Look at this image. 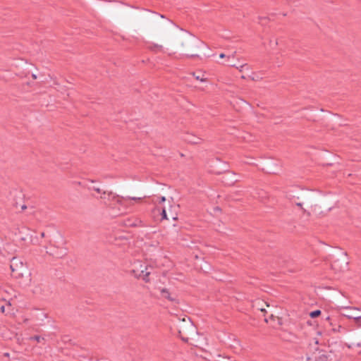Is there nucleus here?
<instances>
[{
	"label": "nucleus",
	"mask_w": 361,
	"mask_h": 361,
	"mask_svg": "<svg viewBox=\"0 0 361 361\" xmlns=\"http://www.w3.org/2000/svg\"><path fill=\"white\" fill-rule=\"evenodd\" d=\"M347 317L353 319L357 327H361V315H347Z\"/></svg>",
	"instance_id": "9d476101"
},
{
	"label": "nucleus",
	"mask_w": 361,
	"mask_h": 361,
	"mask_svg": "<svg viewBox=\"0 0 361 361\" xmlns=\"http://www.w3.org/2000/svg\"><path fill=\"white\" fill-rule=\"evenodd\" d=\"M347 315H358V314L356 313H354V312H348V314H344V316H345L346 317H347Z\"/></svg>",
	"instance_id": "cd10ccee"
},
{
	"label": "nucleus",
	"mask_w": 361,
	"mask_h": 361,
	"mask_svg": "<svg viewBox=\"0 0 361 361\" xmlns=\"http://www.w3.org/2000/svg\"><path fill=\"white\" fill-rule=\"evenodd\" d=\"M180 45L187 50H197L204 45V43L188 32H182L179 36Z\"/></svg>",
	"instance_id": "7ed1b4c3"
},
{
	"label": "nucleus",
	"mask_w": 361,
	"mask_h": 361,
	"mask_svg": "<svg viewBox=\"0 0 361 361\" xmlns=\"http://www.w3.org/2000/svg\"><path fill=\"white\" fill-rule=\"evenodd\" d=\"M215 209H216V211L221 210V209H220V208H219V207H216L215 208Z\"/></svg>",
	"instance_id": "c9c22d12"
},
{
	"label": "nucleus",
	"mask_w": 361,
	"mask_h": 361,
	"mask_svg": "<svg viewBox=\"0 0 361 361\" xmlns=\"http://www.w3.org/2000/svg\"><path fill=\"white\" fill-rule=\"evenodd\" d=\"M236 55V51H233L231 54L227 55V58H235Z\"/></svg>",
	"instance_id": "b1692460"
},
{
	"label": "nucleus",
	"mask_w": 361,
	"mask_h": 361,
	"mask_svg": "<svg viewBox=\"0 0 361 361\" xmlns=\"http://www.w3.org/2000/svg\"><path fill=\"white\" fill-rule=\"evenodd\" d=\"M296 206L299 207L302 209L303 212H306V210L302 207V204L301 202H295Z\"/></svg>",
	"instance_id": "4be33fe9"
},
{
	"label": "nucleus",
	"mask_w": 361,
	"mask_h": 361,
	"mask_svg": "<svg viewBox=\"0 0 361 361\" xmlns=\"http://www.w3.org/2000/svg\"><path fill=\"white\" fill-rule=\"evenodd\" d=\"M10 268L12 276L18 280L20 285H26L30 281V273L20 259L13 257L11 260Z\"/></svg>",
	"instance_id": "f257e3e1"
},
{
	"label": "nucleus",
	"mask_w": 361,
	"mask_h": 361,
	"mask_svg": "<svg viewBox=\"0 0 361 361\" xmlns=\"http://www.w3.org/2000/svg\"><path fill=\"white\" fill-rule=\"evenodd\" d=\"M20 209H21V210L20 212H23L27 209V206L25 204H23L20 206Z\"/></svg>",
	"instance_id": "bb28decb"
},
{
	"label": "nucleus",
	"mask_w": 361,
	"mask_h": 361,
	"mask_svg": "<svg viewBox=\"0 0 361 361\" xmlns=\"http://www.w3.org/2000/svg\"><path fill=\"white\" fill-rule=\"evenodd\" d=\"M241 78L245 79V77L244 75H242V76H241Z\"/></svg>",
	"instance_id": "ea45409f"
},
{
	"label": "nucleus",
	"mask_w": 361,
	"mask_h": 361,
	"mask_svg": "<svg viewBox=\"0 0 361 361\" xmlns=\"http://www.w3.org/2000/svg\"><path fill=\"white\" fill-rule=\"evenodd\" d=\"M165 200H166L165 197H161L160 198V202H164Z\"/></svg>",
	"instance_id": "7c9ffc66"
},
{
	"label": "nucleus",
	"mask_w": 361,
	"mask_h": 361,
	"mask_svg": "<svg viewBox=\"0 0 361 361\" xmlns=\"http://www.w3.org/2000/svg\"><path fill=\"white\" fill-rule=\"evenodd\" d=\"M149 49L157 52L158 51H163V47L157 44H152L149 46Z\"/></svg>",
	"instance_id": "9b49d317"
},
{
	"label": "nucleus",
	"mask_w": 361,
	"mask_h": 361,
	"mask_svg": "<svg viewBox=\"0 0 361 361\" xmlns=\"http://www.w3.org/2000/svg\"><path fill=\"white\" fill-rule=\"evenodd\" d=\"M328 356L326 354H320L315 357V361H328Z\"/></svg>",
	"instance_id": "f8f14e48"
},
{
	"label": "nucleus",
	"mask_w": 361,
	"mask_h": 361,
	"mask_svg": "<svg viewBox=\"0 0 361 361\" xmlns=\"http://www.w3.org/2000/svg\"><path fill=\"white\" fill-rule=\"evenodd\" d=\"M192 74L197 80H200L202 82L206 81V78H201L200 75H196L195 73H193Z\"/></svg>",
	"instance_id": "dca6fc26"
},
{
	"label": "nucleus",
	"mask_w": 361,
	"mask_h": 361,
	"mask_svg": "<svg viewBox=\"0 0 361 361\" xmlns=\"http://www.w3.org/2000/svg\"><path fill=\"white\" fill-rule=\"evenodd\" d=\"M286 197L290 199V200H292L293 197H295V196L291 194L290 191H288L286 192Z\"/></svg>",
	"instance_id": "aec40b11"
},
{
	"label": "nucleus",
	"mask_w": 361,
	"mask_h": 361,
	"mask_svg": "<svg viewBox=\"0 0 361 361\" xmlns=\"http://www.w3.org/2000/svg\"><path fill=\"white\" fill-rule=\"evenodd\" d=\"M320 314H321V311L319 310L312 311L310 313V316L312 318H316V317H319Z\"/></svg>",
	"instance_id": "ddd939ff"
},
{
	"label": "nucleus",
	"mask_w": 361,
	"mask_h": 361,
	"mask_svg": "<svg viewBox=\"0 0 361 361\" xmlns=\"http://www.w3.org/2000/svg\"><path fill=\"white\" fill-rule=\"evenodd\" d=\"M30 340L36 341L37 342L39 343L41 341L44 340V338L39 336H34L30 337Z\"/></svg>",
	"instance_id": "4468645a"
},
{
	"label": "nucleus",
	"mask_w": 361,
	"mask_h": 361,
	"mask_svg": "<svg viewBox=\"0 0 361 361\" xmlns=\"http://www.w3.org/2000/svg\"><path fill=\"white\" fill-rule=\"evenodd\" d=\"M130 226H136L135 224H129Z\"/></svg>",
	"instance_id": "58836bf2"
},
{
	"label": "nucleus",
	"mask_w": 361,
	"mask_h": 361,
	"mask_svg": "<svg viewBox=\"0 0 361 361\" xmlns=\"http://www.w3.org/2000/svg\"><path fill=\"white\" fill-rule=\"evenodd\" d=\"M54 85H59V84L57 82H54Z\"/></svg>",
	"instance_id": "e433bc0d"
},
{
	"label": "nucleus",
	"mask_w": 361,
	"mask_h": 361,
	"mask_svg": "<svg viewBox=\"0 0 361 361\" xmlns=\"http://www.w3.org/2000/svg\"><path fill=\"white\" fill-rule=\"evenodd\" d=\"M138 264H139V267H139V268L135 267L134 269H136V270H142V269H145V267H147L146 265L142 264H141L140 262H138Z\"/></svg>",
	"instance_id": "6ab92c4d"
},
{
	"label": "nucleus",
	"mask_w": 361,
	"mask_h": 361,
	"mask_svg": "<svg viewBox=\"0 0 361 361\" xmlns=\"http://www.w3.org/2000/svg\"><path fill=\"white\" fill-rule=\"evenodd\" d=\"M161 296H162L163 298H165L168 299V300H170V301L173 302V301H176V298L172 297V296L171 295V294H170L169 291V290H168V289H166V288H163V289L161 290Z\"/></svg>",
	"instance_id": "1a4fd4ad"
},
{
	"label": "nucleus",
	"mask_w": 361,
	"mask_h": 361,
	"mask_svg": "<svg viewBox=\"0 0 361 361\" xmlns=\"http://www.w3.org/2000/svg\"><path fill=\"white\" fill-rule=\"evenodd\" d=\"M219 57H220L221 59H224V58H225V57H227V56H226L225 54L221 53V54H219Z\"/></svg>",
	"instance_id": "c756f323"
},
{
	"label": "nucleus",
	"mask_w": 361,
	"mask_h": 361,
	"mask_svg": "<svg viewBox=\"0 0 361 361\" xmlns=\"http://www.w3.org/2000/svg\"><path fill=\"white\" fill-rule=\"evenodd\" d=\"M90 189H92L93 190L96 191L98 193H102L103 192L99 188L97 187H92Z\"/></svg>",
	"instance_id": "412c9836"
},
{
	"label": "nucleus",
	"mask_w": 361,
	"mask_h": 361,
	"mask_svg": "<svg viewBox=\"0 0 361 361\" xmlns=\"http://www.w3.org/2000/svg\"><path fill=\"white\" fill-rule=\"evenodd\" d=\"M48 254L54 257L60 259L67 255V249L65 247H54L51 248L49 251H47Z\"/></svg>",
	"instance_id": "20e7f679"
},
{
	"label": "nucleus",
	"mask_w": 361,
	"mask_h": 361,
	"mask_svg": "<svg viewBox=\"0 0 361 361\" xmlns=\"http://www.w3.org/2000/svg\"><path fill=\"white\" fill-rule=\"evenodd\" d=\"M270 43L271 44H274L275 46H277L278 45V41L277 39H276L274 42H273L272 40H270Z\"/></svg>",
	"instance_id": "c85d7f7f"
},
{
	"label": "nucleus",
	"mask_w": 361,
	"mask_h": 361,
	"mask_svg": "<svg viewBox=\"0 0 361 361\" xmlns=\"http://www.w3.org/2000/svg\"><path fill=\"white\" fill-rule=\"evenodd\" d=\"M40 235H41V237L44 238L45 236L44 232H42Z\"/></svg>",
	"instance_id": "72a5a7b5"
},
{
	"label": "nucleus",
	"mask_w": 361,
	"mask_h": 361,
	"mask_svg": "<svg viewBox=\"0 0 361 361\" xmlns=\"http://www.w3.org/2000/svg\"><path fill=\"white\" fill-rule=\"evenodd\" d=\"M341 329H343L341 325H338L337 328H333L334 331H340Z\"/></svg>",
	"instance_id": "5701e85b"
},
{
	"label": "nucleus",
	"mask_w": 361,
	"mask_h": 361,
	"mask_svg": "<svg viewBox=\"0 0 361 361\" xmlns=\"http://www.w3.org/2000/svg\"><path fill=\"white\" fill-rule=\"evenodd\" d=\"M348 264V262L346 259H341V263L339 259H336L331 263V267L335 270L343 271L347 268Z\"/></svg>",
	"instance_id": "0eeeda50"
},
{
	"label": "nucleus",
	"mask_w": 361,
	"mask_h": 361,
	"mask_svg": "<svg viewBox=\"0 0 361 361\" xmlns=\"http://www.w3.org/2000/svg\"><path fill=\"white\" fill-rule=\"evenodd\" d=\"M101 199L107 200L108 201H116L118 203H121V200L125 199L123 197H120L118 195L113 193V192L103 191L100 197Z\"/></svg>",
	"instance_id": "423d86ee"
},
{
	"label": "nucleus",
	"mask_w": 361,
	"mask_h": 361,
	"mask_svg": "<svg viewBox=\"0 0 361 361\" xmlns=\"http://www.w3.org/2000/svg\"><path fill=\"white\" fill-rule=\"evenodd\" d=\"M270 319H274V316L273 314H271L270 315Z\"/></svg>",
	"instance_id": "f704fd0d"
},
{
	"label": "nucleus",
	"mask_w": 361,
	"mask_h": 361,
	"mask_svg": "<svg viewBox=\"0 0 361 361\" xmlns=\"http://www.w3.org/2000/svg\"><path fill=\"white\" fill-rule=\"evenodd\" d=\"M131 273L135 277L138 279L142 278L145 282H148L149 281V276L150 274V271H148L147 267H145V269L142 270L133 269Z\"/></svg>",
	"instance_id": "39448f33"
},
{
	"label": "nucleus",
	"mask_w": 361,
	"mask_h": 361,
	"mask_svg": "<svg viewBox=\"0 0 361 361\" xmlns=\"http://www.w3.org/2000/svg\"><path fill=\"white\" fill-rule=\"evenodd\" d=\"M187 57L193 58V57H198L197 54H187Z\"/></svg>",
	"instance_id": "a878e982"
},
{
	"label": "nucleus",
	"mask_w": 361,
	"mask_h": 361,
	"mask_svg": "<svg viewBox=\"0 0 361 361\" xmlns=\"http://www.w3.org/2000/svg\"><path fill=\"white\" fill-rule=\"evenodd\" d=\"M259 310H261V312H266L265 309H264V308H263V307H260V309H259Z\"/></svg>",
	"instance_id": "2f4dec72"
},
{
	"label": "nucleus",
	"mask_w": 361,
	"mask_h": 361,
	"mask_svg": "<svg viewBox=\"0 0 361 361\" xmlns=\"http://www.w3.org/2000/svg\"><path fill=\"white\" fill-rule=\"evenodd\" d=\"M265 322H268V319L267 318L264 319Z\"/></svg>",
	"instance_id": "4c0bfd02"
},
{
	"label": "nucleus",
	"mask_w": 361,
	"mask_h": 361,
	"mask_svg": "<svg viewBox=\"0 0 361 361\" xmlns=\"http://www.w3.org/2000/svg\"><path fill=\"white\" fill-rule=\"evenodd\" d=\"M32 78L35 80L37 78V75L35 74H32Z\"/></svg>",
	"instance_id": "473e14b6"
},
{
	"label": "nucleus",
	"mask_w": 361,
	"mask_h": 361,
	"mask_svg": "<svg viewBox=\"0 0 361 361\" xmlns=\"http://www.w3.org/2000/svg\"><path fill=\"white\" fill-rule=\"evenodd\" d=\"M183 140L190 144L192 145H197L200 144L202 141V139L199 137H197L195 135L190 134V133H186L184 137Z\"/></svg>",
	"instance_id": "6e6552de"
},
{
	"label": "nucleus",
	"mask_w": 361,
	"mask_h": 361,
	"mask_svg": "<svg viewBox=\"0 0 361 361\" xmlns=\"http://www.w3.org/2000/svg\"><path fill=\"white\" fill-rule=\"evenodd\" d=\"M232 67H235L236 68H238L239 70V71L242 72L243 71V68L247 66V63H244L243 65H240L239 67L237 66L235 64H231L230 65Z\"/></svg>",
	"instance_id": "2eb2a0df"
},
{
	"label": "nucleus",
	"mask_w": 361,
	"mask_h": 361,
	"mask_svg": "<svg viewBox=\"0 0 361 361\" xmlns=\"http://www.w3.org/2000/svg\"><path fill=\"white\" fill-rule=\"evenodd\" d=\"M343 255H344V256H347V253H346V252H344V253H343Z\"/></svg>",
	"instance_id": "a19ab883"
},
{
	"label": "nucleus",
	"mask_w": 361,
	"mask_h": 361,
	"mask_svg": "<svg viewBox=\"0 0 361 361\" xmlns=\"http://www.w3.org/2000/svg\"><path fill=\"white\" fill-rule=\"evenodd\" d=\"M161 219H167V214H166V212L164 209H162V212H161Z\"/></svg>",
	"instance_id": "a211bd4d"
},
{
	"label": "nucleus",
	"mask_w": 361,
	"mask_h": 361,
	"mask_svg": "<svg viewBox=\"0 0 361 361\" xmlns=\"http://www.w3.org/2000/svg\"><path fill=\"white\" fill-rule=\"evenodd\" d=\"M127 198L129 200H135V201H139L142 199L141 197H128Z\"/></svg>",
	"instance_id": "393cba45"
},
{
	"label": "nucleus",
	"mask_w": 361,
	"mask_h": 361,
	"mask_svg": "<svg viewBox=\"0 0 361 361\" xmlns=\"http://www.w3.org/2000/svg\"><path fill=\"white\" fill-rule=\"evenodd\" d=\"M196 332V328L190 317L185 316L180 320L178 334L183 341L188 342L189 336H193Z\"/></svg>",
	"instance_id": "f03ea898"
},
{
	"label": "nucleus",
	"mask_w": 361,
	"mask_h": 361,
	"mask_svg": "<svg viewBox=\"0 0 361 361\" xmlns=\"http://www.w3.org/2000/svg\"><path fill=\"white\" fill-rule=\"evenodd\" d=\"M310 193H305L303 195H302V197L303 199H305L307 202H310Z\"/></svg>",
	"instance_id": "f3484780"
}]
</instances>
